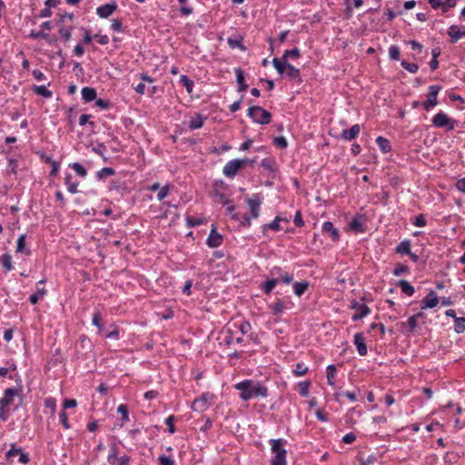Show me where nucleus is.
<instances>
[{"instance_id":"nucleus-61","label":"nucleus","mask_w":465,"mask_h":465,"mask_svg":"<svg viewBox=\"0 0 465 465\" xmlns=\"http://www.w3.org/2000/svg\"><path fill=\"white\" fill-rule=\"evenodd\" d=\"M187 223L191 227H194L196 225H199L202 223V221L199 219H196L194 217L189 216L187 217Z\"/></svg>"},{"instance_id":"nucleus-11","label":"nucleus","mask_w":465,"mask_h":465,"mask_svg":"<svg viewBox=\"0 0 465 465\" xmlns=\"http://www.w3.org/2000/svg\"><path fill=\"white\" fill-rule=\"evenodd\" d=\"M439 298L434 291H430L421 301V309H430L437 306Z\"/></svg>"},{"instance_id":"nucleus-14","label":"nucleus","mask_w":465,"mask_h":465,"mask_svg":"<svg viewBox=\"0 0 465 465\" xmlns=\"http://www.w3.org/2000/svg\"><path fill=\"white\" fill-rule=\"evenodd\" d=\"M116 8H117V6L115 4H106V5L99 6L96 9V14L101 18H107L116 10Z\"/></svg>"},{"instance_id":"nucleus-47","label":"nucleus","mask_w":465,"mask_h":465,"mask_svg":"<svg viewBox=\"0 0 465 465\" xmlns=\"http://www.w3.org/2000/svg\"><path fill=\"white\" fill-rule=\"evenodd\" d=\"M401 65L404 69L408 70L411 73H416L419 68L416 64H410L406 61H402Z\"/></svg>"},{"instance_id":"nucleus-20","label":"nucleus","mask_w":465,"mask_h":465,"mask_svg":"<svg viewBox=\"0 0 465 465\" xmlns=\"http://www.w3.org/2000/svg\"><path fill=\"white\" fill-rule=\"evenodd\" d=\"M350 229L358 232H363L365 231V224L361 218H354L349 223Z\"/></svg>"},{"instance_id":"nucleus-10","label":"nucleus","mask_w":465,"mask_h":465,"mask_svg":"<svg viewBox=\"0 0 465 465\" xmlns=\"http://www.w3.org/2000/svg\"><path fill=\"white\" fill-rule=\"evenodd\" d=\"M213 397L209 394H203L201 397L195 399L192 404L193 411L198 412L204 411L210 405Z\"/></svg>"},{"instance_id":"nucleus-50","label":"nucleus","mask_w":465,"mask_h":465,"mask_svg":"<svg viewBox=\"0 0 465 465\" xmlns=\"http://www.w3.org/2000/svg\"><path fill=\"white\" fill-rule=\"evenodd\" d=\"M59 34L65 41H69L71 39L72 34L70 28H60Z\"/></svg>"},{"instance_id":"nucleus-54","label":"nucleus","mask_w":465,"mask_h":465,"mask_svg":"<svg viewBox=\"0 0 465 465\" xmlns=\"http://www.w3.org/2000/svg\"><path fill=\"white\" fill-rule=\"evenodd\" d=\"M293 223L294 224L297 226V227H302L303 226L304 223H303V220H302V213L300 211H297L295 215H294V219H293Z\"/></svg>"},{"instance_id":"nucleus-62","label":"nucleus","mask_w":465,"mask_h":465,"mask_svg":"<svg viewBox=\"0 0 465 465\" xmlns=\"http://www.w3.org/2000/svg\"><path fill=\"white\" fill-rule=\"evenodd\" d=\"M458 456L455 453H447L445 456V461L449 463H456Z\"/></svg>"},{"instance_id":"nucleus-7","label":"nucleus","mask_w":465,"mask_h":465,"mask_svg":"<svg viewBox=\"0 0 465 465\" xmlns=\"http://www.w3.org/2000/svg\"><path fill=\"white\" fill-rule=\"evenodd\" d=\"M7 461L10 463H22L26 464L30 461L27 453L24 452L22 449L15 448L14 446L5 454Z\"/></svg>"},{"instance_id":"nucleus-44","label":"nucleus","mask_w":465,"mask_h":465,"mask_svg":"<svg viewBox=\"0 0 465 465\" xmlns=\"http://www.w3.org/2000/svg\"><path fill=\"white\" fill-rule=\"evenodd\" d=\"M2 264L3 266L7 270V271H11L13 269V265H12V259H11V256L8 255V254H4L2 256Z\"/></svg>"},{"instance_id":"nucleus-59","label":"nucleus","mask_w":465,"mask_h":465,"mask_svg":"<svg viewBox=\"0 0 465 465\" xmlns=\"http://www.w3.org/2000/svg\"><path fill=\"white\" fill-rule=\"evenodd\" d=\"M30 36L35 39H37V38L47 39L48 38V35L46 33H45L44 31L32 32Z\"/></svg>"},{"instance_id":"nucleus-25","label":"nucleus","mask_w":465,"mask_h":465,"mask_svg":"<svg viewBox=\"0 0 465 465\" xmlns=\"http://www.w3.org/2000/svg\"><path fill=\"white\" fill-rule=\"evenodd\" d=\"M399 286H400L401 292L409 296H411L415 292L413 286L411 285L410 282L405 280H401L399 282Z\"/></svg>"},{"instance_id":"nucleus-9","label":"nucleus","mask_w":465,"mask_h":465,"mask_svg":"<svg viewBox=\"0 0 465 465\" xmlns=\"http://www.w3.org/2000/svg\"><path fill=\"white\" fill-rule=\"evenodd\" d=\"M440 90L439 85H430L429 88V94L427 100L423 104V107L426 111H430L432 107H434L437 104V95Z\"/></svg>"},{"instance_id":"nucleus-2","label":"nucleus","mask_w":465,"mask_h":465,"mask_svg":"<svg viewBox=\"0 0 465 465\" xmlns=\"http://www.w3.org/2000/svg\"><path fill=\"white\" fill-rule=\"evenodd\" d=\"M286 441L282 439L272 440L271 448L273 454L272 465H285L286 462V450L284 446Z\"/></svg>"},{"instance_id":"nucleus-53","label":"nucleus","mask_w":465,"mask_h":465,"mask_svg":"<svg viewBox=\"0 0 465 465\" xmlns=\"http://www.w3.org/2000/svg\"><path fill=\"white\" fill-rule=\"evenodd\" d=\"M160 465H173L174 460L166 455H162L159 458Z\"/></svg>"},{"instance_id":"nucleus-57","label":"nucleus","mask_w":465,"mask_h":465,"mask_svg":"<svg viewBox=\"0 0 465 465\" xmlns=\"http://www.w3.org/2000/svg\"><path fill=\"white\" fill-rule=\"evenodd\" d=\"M274 143L281 148H285L287 146V141L283 136L276 137L274 139Z\"/></svg>"},{"instance_id":"nucleus-6","label":"nucleus","mask_w":465,"mask_h":465,"mask_svg":"<svg viewBox=\"0 0 465 465\" xmlns=\"http://www.w3.org/2000/svg\"><path fill=\"white\" fill-rule=\"evenodd\" d=\"M248 116H250L253 122L260 124H266L271 121V114L260 106L250 107Z\"/></svg>"},{"instance_id":"nucleus-45","label":"nucleus","mask_w":465,"mask_h":465,"mask_svg":"<svg viewBox=\"0 0 465 465\" xmlns=\"http://www.w3.org/2000/svg\"><path fill=\"white\" fill-rule=\"evenodd\" d=\"M389 54H390L391 59H392V60H399V58H400V49H399V47L396 46V45H391L389 48Z\"/></svg>"},{"instance_id":"nucleus-33","label":"nucleus","mask_w":465,"mask_h":465,"mask_svg":"<svg viewBox=\"0 0 465 465\" xmlns=\"http://www.w3.org/2000/svg\"><path fill=\"white\" fill-rule=\"evenodd\" d=\"M336 376V368L334 365H329L327 367V380L328 383L331 386L334 385V378Z\"/></svg>"},{"instance_id":"nucleus-64","label":"nucleus","mask_w":465,"mask_h":465,"mask_svg":"<svg viewBox=\"0 0 465 465\" xmlns=\"http://www.w3.org/2000/svg\"><path fill=\"white\" fill-rule=\"evenodd\" d=\"M456 187L459 191L465 193V178H461L457 181Z\"/></svg>"},{"instance_id":"nucleus-17","label":"nucleus","mask_w":465,"mask_h":465,"mask_svg":"<svg viewBox=\"0 0 465 465\" xmlns=\"http://www.w3.org/2000/svg\"><path fill=\"white\" fill-rule=\"evenodd\" d=\"M353 309L358 311V312L352 316L353 321H359L363 317L367 316L371 312L370 308L365 304L356 303L355 305H353Z\"/></svg>"},{"instance_id":"nucleus-40","label":"nucleus","mask_w":465,"mask_h":465,"mask_svg":"<svg viewBox=\"0 0 465 465\" xmlns=\"http://www.w3.org/2000/svg\"><path fill=\"white\" fill-rule=\"evenodd\" d=\"M74 171L75 173L80 175L81 177H85L86 174H87V172L86 170L84 169V167L79 163H74L70 165Z\"/></svg>"},{"instance_id":"nucleus-39","label":"nucleus","mask_w":465,"mask_h":465,"mask_svg":"<svg viewBox=\"0 0 465 465\" xmlns=\"http://www.w3.org/2000/svg\"><path fill=\"white\" fill-rule=\"evenodd\" d=\"M299 56H300L299 49L298 48H294V49H292V50L285 51L282 58L280 59V60L281 61H287V57H291V58H293V59H296Z\"/></svg>"},{"instance_id":"nucleus-29","label":"nucleus","mask_w":465,"mask_h":465,"mask_svg":"<svg viewBox=\"0 0 465 465\" xmlns=\"http://www.w3.org/2000/svg\"><path fill=\"white\" fill-rule=\"evenodd\" d=\"M71 180L72 175L70 173L66 174L64 178V183L68 186V192L71 193H77L78 183H72Z\"/></svg>"},{"instance_id":"nucleus-48","label":"nucleus","mask_w":465,"mask_h":465,"mask_svg":"<svg viewBox=\"0 0 465 465\" xmlns=\"http://www.w3.org/2000/svg\"><path fill=\"white\" fill-rule=\"evenodd\" d=\"M228 44L232 48L239 47L241 49H244V47L242 45V39L240 38H228Z\"/></svg>"},{"instance_id":"nucleus-41","label":"nucleus","mask_w":465,"mask_h":465,"mask_svg":"<svg viewBox=\"0 0 465 465\" xmlns=\"http://www.w3.org/2000/svg\"><path fill=\"white\" fill-rule=\"evenodd\" d=\"M311 385V381H302L299 383V391L300 394L303 397L308 396L309 394V388Z\"/></svg>"},{"instance_id":"nucleus-58","label":"nucleus","mask_w":465,"mask_h":465,"mask_svg":"<svg viewBox=\"0 0 465 465\" xmlns=\"http://www.w3.org/2000/svg\"><path fill=\"white\" fill-rule=\"evenodd\" d=\"M60 420L64 426V429H69L70 426H69V422H68V418H67V414L65 411H62L60 413Z\"/></svg>"},{"instance_id":"nucleus-13","label":"nucleus","mask_w":465,"mask_h":465,"mask_svg":"<svg viewBox=\"0 0 465 465\" xmlns=\"http://www.w3.org/2000/svg\"><path fill=\"white\" fill-rule=\"evenodd\" d=\"M246 202H247L252 218H257L259 216L260 206H261L260 198L257 195H254L252 198L248 199Z\"/></svg>"},{"instance_id":"nucleus-60","label":"nucleus","mask_w":465,"mask_h":465,"mask_svg":"<svg viewBox=\"0 0 465 465\" xmlns=\"http://www.w3.org/2000/svg\"><path fill=\"white\" fill-rule=\"evenodd\" d=\"M456 5V0H446L442 5V9L444 12H447L450 8H452Z\"/></svg>"},{"instance_id":"nucleus-56","label":"nucleus","mask_w":465,"mask_h":465,"mask_svg":"<svg viewBox=\"0 0 465 465\" xmlns=\"http://www.w3.org/2000/svg\"><path fill=\"white\" fill-rule=\"evenodd\" d=\"M44 294H45V290H41V291H39L37 293H34V294H32V295L30 296L29 300H30V302H31L33 304H35V303L38 302L39 298H40V297H42V296H44Z\"/></svg>"},{"instance_id":"nucleus-18","label":"nucleus","mask_w":465,"mask_h":465,"mask_svg":"<svg viewBox=\"0 0 465 465\" xmlns=\"http://www.w3.org/2000/svg\"><path fill=\"white\" fill-rule=\"evenodd\" d=\"M322 231L329 233L332 241H338L340 234L338 230L334 228L332 223L325 222L322 225Z\"/></svg>"},{"instance_id":"nucleus-8","label":"nucleus","mask_w":465,"mask_h":465,"mask_svg":"<svg viewBox=\"0 0 465 465\" xmlns=\"http://www.w3.org/2000/svg\"><path fill=\"white\" fill-rule=\"evenodd\" d=\"M432 123L437 127H447L450 131L455 127L454 121L450 120L446 114L441 112L435 114Z\"/></svg>"},{"instance_id":"nucleus-37","label":"nucleus","mask_w":465,"mask_h":465,"mask_svg":"<svg viewBox=\"0 0 465 465\" xmlns=\"http://www.w3.org/2000/svg\"><path fill=\"white\" fill-rule=\"evenodd\" d=\"M279 282V279H272L264 282L263 291L269 294Z\"/></svg>"},{"instance_id":"nucleus-30","label":"nucleus","mask_w":465,"mask_h":465,"mask_svg":"<svg viewBox=\"0 0 465 465\" xmlns=\"http://www.w3.org/2000/svg\"><path fill=\"white\" fill-rule=\"evenodd\" d=\"M180 83L183 84V86H184L186 88V91L189 94L193 93V83L186 75L182 74L180 76Z\"/></svg>"},{"instance_id":"nucleus-24","label":"nucleus","mask_w":465,"mask_h":465,"mask_svg":"<svg viewBox=\"0 0 465 465\" xmlns=\"http://www.w3.org/2000/svg\"><path fill=\"white\" fill-rule=\"evenodd\" d=\"M308 282H296L293 283V291H294V293L297 295V296H302L305 291L308 289Z\"/></svg>"},{"instance_id":"nucleus-51","label":"nucleus","mask_w":465,"mask_h":465,"mask_svg":"<svg viewBox=\"0 0 465 465\" xmlns=\"http://www.w3.org/2000/svg\"><path fill=\"white\" fill-rule=\"evenodd\" d=\"M356 440V435L352 432L347 433L342 437V442L345 444H351Z\"/></svg>"},{"instance_id":"nucleus-15","label":"nucleus","mask_w":465,"mask_h":465,"mask_svg":"<svg viewBox=\"0 0 465 465\" xmlns=\"http://www.w3.org/2000/svg\"><path fill=\"white\" fill-rule=\"evenodd\" d=\"M354 344L360 355L364 356L367 354V346L362 333L359 332L354 335Z\"/></svg>"},{"instance_id":"nucleus-34","label":"nucleus","mask_w":465,"mask_h":465,"mask_svg":"<svg viewBox=\"0 0 465 465\" xmlns=\"http://www.w3.org/2000/svg\"><path fill=\"white\" fill-rule=\"evenodd\" d=\"M397 252L404 254L411 253V242L409 241H403L397 246Z\"/></svg>"},{"instance_id":"nucleus-21","label":"nucleus","mask_w":465,"mask_h":465,"mask_svg":"<svg viewBox=\"0 0 465 465\" xmlns=\"http://www.w3.org/2000/svg\"><path fill=\"white\" fill-rule=\"evenodd\" d=\"M82 97L85 102H91L96 98V91L91 87H84L82 89Z\"/></svg>"},{"instance_id":"nucleus-55","label":"nucleus","mask_w":465,"mask_h":465,"mask_svg":"<svg viewBox=\"0 0 465 465\" xmlns=\"http://www.w3.org/2000/svg\"><path fill=\"white\" fill-rule=\"evenodd\" d=\"M239 329L242 334H246L251 331V325L248 322H242Z\"/></svg>"},{"instance_id":"nucleus-52","label":"nucleus","mask_w":465,"mask_h":465,"mask_svg":"<svg viewBox=\"0 0 465 465\" xmlns=\"http://www.w3.org/2000/svg\"><path fill=\"white\" fill-rule=\"evenodd\" d=\"M173 422H174V417L173 415L167 417L165 420V424L168 426L169 432L172 434L175 431Z\"/></svg>"},{"instance_id":"nucleus-23","label":"nucleus","mask_w":465,"mask_h":465,"mask_svg":"<svg viewBox=\"0 0 465 465\" xmlns=\"http://www.w3.org/2000/svg\"><path fill=\"white\" fill-rule=\"evenodd\" d=\"M376 143L382 153H385L391 151V143L388 139L379 136Z\"/></svg>"},{"instance_id":"nucleus-32","label":"nucleus","mask_w":465,"mask_h":465,"mask_svg":"<svg viewBox=\"0 0 465 465\" xmlns=\"http://www.w3.org/2000/svg\"><path fill=\"white\" fill-rule=\"evenodd\" d=\"M117 411L122 415L121 426H123L124 422H127L129 420L128 408L125 404H121L118 406Z\"/></svg>"},{"instance_id":"nucleus-38","label":"nucleus","mask_w":465,"mask_h":465,"mask_svg":"<svg viewBox=\"0 0 465 465\" xmlns=\"http://www.w3.org/2000/svg\"><path fill=\"white\" fill-rule=\"evenodd\" d=\"M308 371V368L304 366L302 363L299 362L295 365L293 370V374L297 377L303 376Z\"/></svg>"},{"instance_id":"nucleus-42","label":"nucleus","mask_w":465,"mask_h":465,"mask_svg":"<svg viewBox=\"0 0 465 465\" xmlns=\"http://www.w3.org/2000/svg\"><path fill=\"white\" fill-rule=\"evenodd\" d=\"M454 328L456 332H463L465 331V318H456Z\"/></svg>"},{"instance_id":"nucleus-3","label":"nucleus","mask_w":465,"mask_h":465,"mask_svg":"<svg viewBox=\"0 0 465 465\" xmlns=\"http://www.w3.org/2000/svg\"><path fill=\"white\" fill-rule=\"evenodd\" d=\"M274 68L280 74H284L291 79L300 78V70L292 66L287 61H281L278 58L272 60Z\"/></svg>"},{"instance_id":"nucleus-43","label":"nucleus","mask_w":465,"mask_h":465,"mask_svg":"<svg viewBox=\"0 0 465 465\" xmlns=\"http://www.w3.org/2000/svg\"><path fill=\"white\" fill-rule=\"evenodd\" d=\"M16 251L18 252L29 253L28 252L25 251V235L22 234L19 236L17 240Z\"/></svg>"},{"instance_id":"nucleus-36","label":"nucleus","mask_w":465,"mask_h":465,"mask_svg":"<svg viewBox=\"0 0 465 465\" xmlns=\"http://www.w3.org/2000/svg\"><path fill=\"white\" fill-rule=\"evenodd\" d=\"M35 92L42 95L43 97L49 98L52 96V92L49 91L45 85H39L35 87Z\"/></svg>"},{"instance_id":"nucleus-1","label":"nucleus","mask_w":465,"mask_h":465,"mask_svg":"<svg viewBox=\"0 0 465 465\" xmlns=\"http://www.w3.org/2000/svg\"><path fill=\"white\" fill-rule=\"evenodd\" d=\"M235 389L241 391L240 397L247 401L254 398H265L267 396V388L258 381L245 380L235 384Z\"/></svg>"},{"instance_id":"nucleus-31","label":"nucleus","mask_w":465,"mask_h":465,"mask_svg":"<svg viewBox=\"0 0 465 465\" xmlns=\"http://www.w3.org/2000/svg\"><path fill=\"white\" fill-rule=\"evenodd\" d=\"M203 124V118L201 115H196L190 120L189 127L191 129L201 128Z\"/></svg>"},{"instance_id":"nucleus-22","label":"nucleus","mask_w":465,"mask_h":465,"mask_svg":"<svg viewBox=\"0 0 465 465\" xmlns=\"http://www.w3.org/2000/svg\"><path fill=\"white\" fill-rule=\"evenodd\" d=\"M234 72L236 74L237 84H239V92L245 91L248 85L244 83L243 72L240 68H236Z\"/></svg>"},{"instance_id":"nucleus-19","label":"nucleus","mask_w":465,"mask_h":465,"mask_svg":"<svg viewBox=\"0 0 465 465\" xmlns=\"http://www.w3.org/2000/svg\"><path fill=\"white\" fill-rule=\"evenodd\" d=\"M449 35L451 37L452 42H457L462 36H465V30L461 31L459 26L451 25L448 31Z\"/></svg>"},{"instance_id":"nucleus-26","label":"nucleus","mask_w":465,"mask_h":465,"mask_svg":"<svg viewBox=\"0 0 465 465\" xmlns=\"http://www.w3.org/2000/svg\"><path fill=\"white\" fill-rule=\"evenodd\" d=\"M421 317H423V312H418L417 314L411 316L405 324L409 326L411 331H414L418 326V320Z\"/></svg>"},{"instance_id":"nucleus-35","label":"nucleus","mask_w":465,"mask_h":465,"mask_svg":"<svg viewBox=\"0 0 465 465\" xmlns=\"http://www.w3.org/2000/svg\"><path fill=\"white\" fill-rule=\"evenodd\" d=\"M45 407L50 411L51 415H54L56 411V401L54 398L45 399Z\"/></svg>"},{"instance_id":"nucleus-49","label":"nucleus","mask_w":465,"mask_h":465,"mask_svg":"<svg viewBox=\"0 0 465 465\" xmlns=\"http://www.w3.org/2000/svg\"><path fill=\"white\" fill-rule=\"evenodd\" d=\"M168 193H169V185L161 187V189L159 190V193L157 194L158 201H163L167 196Z\"/></svg>"},{"instance_id":"nucleus-4","label":"nucleus","mask_w":465,"mask_h":465,"mask_svg":"<svg viewBox=\"0 0 465 465\" xmlns=\"http://www.w3.org/2000/svg\"><path fill=\"white\" fill-rule=\"evenodd\" d=\"M253 161L249 159H234L229 161L223 167V173L228 178L235 176L237 172L247 163H252Z\"/></svg>"},{"instance_id":"nucleus-63","label":"nucleus","mask_w":465,"mask_h":465,"mask_svg":"<svg viewBox=\"0 0 465 465\" xmlns=\"http://www.w3.org/2000/svg\"><path fill=\"white\" fill-rule=\"evenodd\" d=\"M76 401L75 400H73V399H66L64 400V403H63V406L64 409H67V408H74L76 406Z\"/></svg>"},{"instance_id":"nucleus-27","label":"nucleus","mask_w":465,"mask_h":465,"mask_svg":"<svg viewBox=\"0 0 465 465\" xmlns=\"http://www.w3.org/2000/svg\"><path fill=\"white\" fill-rule=\"evenodd\" d=\"M284 302L282 300H278L277 302L270 305V308L272 309L273 314L275 315L282 314L284 310Z\"/></svg>"},{"instance_id":"nucleus-12","label":"nucleus","mask_w":465,"mask_h":465,"mask_svg":"<svg viewBox=\"0 0 465 465\" xmlns=\"http://www.w3.org/2000/svg\"><path fill=\"white\" fill-rule=\"evenodd\" d=\"M223 242L222 235L216 231V228L213 225V229L206 240V243L211 248H216Z\"/></svg>"},{"instance_id":"nucleus-28","label":"nucleus","mask_w":465,"mask_h":465,"mask_svg":"<svg viewBox=\"0 0 465 465\" xmlns=\"http://www.w3.org/2000/svg\"><path fill=\"white\" fill-rule=\"evenodd\" d=\"M277 273H279V278H278L279 282L281 281L284 283H290V282H292V281L293 279L292 275H290L286 272L282 273V271L280 268H274L273 274H277Z\"/></svg>"},{"instance_id":"nucleus-16","label":"nucleus","mask_w":465,"mask_h":465,"mask_svg":"<svg viewBox=\"0 0 465 465\" xmlns=\"http://www.w3.org/2000/svg\"><path fill=\"white\" fill-rule=\"evenodd\" d=\"M360 132L361 126L359 124H354L349 130H343L341 133V137L346 141H351L359 135Z\"/></svg>"},{"instance_id":"nucleus-46","label":"nucleus","mask_w":465,"mask_h":465,"mask_svg":"<svg viewBox=\"0 0 465 465\" xmlns=\"http://www.w3.org/2000/svg\"><path fill=\"white\" fill-rule=\"evenodd\" d=\"M92 322L94 325H95L98 329H99V331H102L103 330V327H102V317H101V314L99 312H95L93 316V319H92Z\"/></svg>"},{"instance_id":"nucleus-5","label":"nucleus","mask_w":465,"mask_h":465,"mask_svg":"<svg viewBox=\"0 0 465 465\" xmlns=\"http://www.w3.org/2000/svg\"><path fill=\"white\" fill-rule=\"evenodd\" d=\"M17 395V391L8 388L5 391L3 398L0 400V419L5 420L7 419V407L10 406Z\"/></svg>"}]
</instances>
